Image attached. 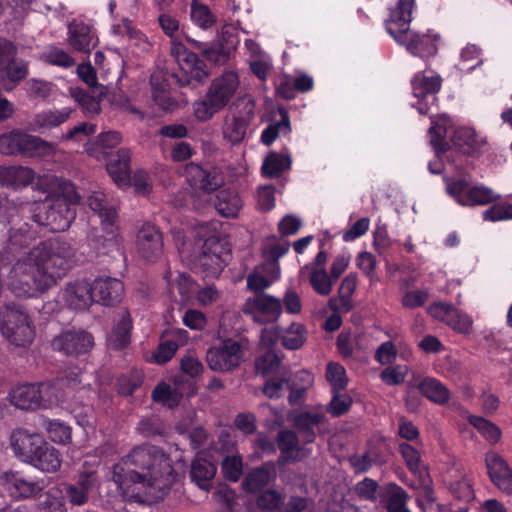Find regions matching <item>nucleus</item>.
I'll list each match as a JSON object with an SVG mask.
<instances>
[{"label":"nucleus","mask_w":512,"mask_h":512,"mask_svg":"<svg viewBox=\"0 0 512 512\" xmlns=\"http://www.w3.org/2000/svg\"><path fill=\"white\" fill-rule=\"evenodd\" d=\"M0 331L10 344L18 347L31 344L35 337L29 315L18 305H6L0 309Z\"/></svg>","instance_id":"nucleus-7"},{"label":"nucleus","mask_w":512,"mask_h":512,"mask_svg":"<svg viewBox=\"0 0 512 512\" xmlns=\"http://www.w3.org/2000/svg\"><path fill=\"white\" fill-rule=\"evenodd\" d=\"M442 79L433 70H424L414 75L411 80L413 96L417 98L412 106L424 115L428 114L431 105L436 101V93L441 88Z\"/></svg>","instance_id":"nucleus-11"},{"label":"nucleus","mask_w":512,"mask_h":512,"mask_svg":"<svg viewBox=\"0 0 512 512\" xmlns=\"http://www.w3.org/2000/svg\"><path fill=\"white\" fill-rule=\"evenodd\" d=\"M80 371L77 368L69 369L55 381L36 383L38 386L39 409H52L62 404L68 397L65 389H73L82 380L79 378Z\"/></svg>","instance_id":"nucleus-10"},{"label":"nucleus","mask_w":512,"mask_h":512,"mask_svg":"<svg viewBox=\"0 0 512 512\" xmlns=\"http://www.w3.org/2000/svg\"><path fill=\"white\" fill-rule=\"evenodd\" d=\"M21 132H10L0 136V153L4 155H13L20 153Z\"/></svg>","instance_id":"nucleus-58"},{"label":"nucleus","mask_w":512,"mask_h":512,"mask_svg":"<svg viewBox=\"0 0 512 512\" xmlns=\"http://www.w3.org/2000/svg\"><path fill=\"white\" fill-rule=\"evenodd\" d=\"M299 275L301 277L308 276L309 282L317 294L328 296L332 292L335 280L331 275H328L326 268L303 266L299 271Z\"/></svg>","instance_id":"nucleus-33"},{"label":"nucleus","mask_w":512,"mask_h":512,"mask_svg":"<svg viewBox=\"0 0 512 512\" xmlns=\"http://www.w3.org/2000/svg\"><path fill=\"white\" fill-rule=\"evenodd\" d=\"M136 252L147 262L156 261L163 253V238L158 228L145 223L137 233Z\"/></svg>","instance_id":"nucleus-17"},{"label":"nucleus","mask_w":512,"mask_h":512,"mask_svg":"<svg viewBox=\"0 0 512 512\" xmlns=\"http://www.w3.org/2000/svg\"><path fill=\"white\" fill-rule=\"evenodd\" d=\"M453 145L463 154L475 153L484 143V138L479 136L474 129L460 127L453 132L451 137Z\"/></svg>","instance_id":"nucleus-37"},{"label":"nucleus","mask_w":512,"mask_h":512,"mask_svg":"<svg viewBox=\"0 0 512 512\" xmlns=\"http://www.w3.org/2000/svg\"><path fill=\"white\" fill-rule=\"evenodd\" d=\"M215 207L224 217H236L242 208V200L236 191L223 189L217 194Z\"/></svg>","instance_id":"nucleus-39"},{"label":"nucleus","mask_w":512,"mask_h":512,"mask_svg":"<svg viewBox=\"0 0 512 512\" xmlns=\"http://www.w3.org/2000/svg\"><path fill=\"white\" fill-rule=\"evenodd\" d=\"M152 398L163 406L174 408L180 403L182 393L178 391L175 385L161 382L154 388Z\"/></svg>","instance_id":"nucleus-43"},{"label":"nucleus","mask_w":512,"mask_h":512,"mask_svg":"<svg viewBox=\"0 0 512 512\" xmlns=\"http://www.w3.org/2000/svg\"><path fill=\"white\" fill-rule=\"evenodd\" d=\"M283 311L291 315L300 314L302 311V299L299 293L292 287H288L281 299Z\"/></svg>","instance_id":"nucleus-55"},{"label":"nucleus","mask_w":512,"mask_h":512,"mask_svg":"<svg viewBox=\"0 0 512 512\" xmlns=\"http://www.w3.org/2000/svg\"><path fill=\"white\" fill-rule=\"evenodd\" d=\"M87 204L91 210L100 218L103 229L106 230V236H101V247H98V253L108 254L120 250V240L115 232L116 209L110 204L102 192H94L87 199Z\"/></svg>","instance_id":"nucleus-9"},{"label":"nucleus","mask_w":512,"mask_h":512,"mask_svg":"<svg viewBox=\"0 0 512 512\" xmlns=\"http://www.w3.org/2000/svg\"><path fill=\"white\" fill-rule=\"evenodd\" d=\"M55 351L65 355L79 356L89 352L94 346L93 336L81 329H70L61 332L51 341Z\"/></svg>","instance_id":"nucleus-14"},{"label":"nucleus","mask_w":512,"mask_h":512,"mask_svg":"<svg viewBox=\"0 0 512 512\" xmlns=\"http://www.w3.org/2000/svg\"><path fill=\"white\" fill-rule=\"evenodd\" d=\"M73 110L69 107L61 109H44L36 113L30 123L29 128L34 132H45L57 128L67 122Z\"/></svg>","instance_id":"nucleus-23"},{"label":"nucleus","mask_w":512,"mask_h":512,"mask_svg":"<svg viewBox=\"0 0 512 512\" xmlns=\"http://www.w3.org/2000/svg\"><path fill=\"white\" fill-rule=\"evenodd\" d=\"M171 54L184 75V78L179 80L181 85H190L193 80L200 82L207 76L203 63L195 53L187 50L182 41L173 43Z\"/></svg>","instance_id":"nucleus-15"},{"label":"nucleus","mask_w":512,"mask_h":512,"mask_svg":"<svg viewBox=\"0 0 512 512\" xmlns=\"http://www.w3.org/2000/svg\"><path fill=\"white\" fill-rule=\"evenodd\" d=\"M356 265L371 282L378 280L375 272L377 261L373 254L367 251L359 253L356 258Z\"/></svg>","instance_id":"nucleus-57"},{"label":"nucleus","mask_w":512,"mask_h":512,"mask_svg":"<svg viewBox=\"0 0 512 512\" xmlns=\"http://www.w3.org/2000/svg\"><path fill=\"white\" fill-rule=\"evenodd\" d=\"M37 188L47 196L35 205L32 223L12 228L7 249L0 253V272L8 288L18 297H34L44 293L66 275L71 267L72 250L63 242L48 240L19 256L14 263L10 250L28 246L42 227L60 232L69 228L75 218L74 205L79 195L70 182L53 175L38 178Z\"/></svg>","instance_id":"nucleus-1"},{"label":"nucleus","mask_w":512,"mask_h":512,"mask_svg":"<svg viewBox=\"0 0 512 512\" xmlns=\"http://www.w3.org/2000/svg\"><path fill=\"white\" fill-rule=\"evenodd\" d=\"M468 421L491 444H495L500 440L501 430L493 422L474 415H470Z\"/></svg>","instance_id":"nucleus-48"},{"label":"nucleus","mask_w":512,"mask_h":512,"mask_svg":"<svg viewBox=\"0 0 512 512\" xmlns=\"http://www.w3.org/2000/svg\"><path fill=\"white\" fill-rule=\"evenodd\" d=\"M61 300L76 311H84L95 301L92 286L88 281L69 282L60 293Z\"/></svg>","instance_id":"nucleus-19"},{"label":"nucleus","mask_w":512,"mask_h":512,"mask_svg":"<svg viewBox=\"0 0 512 512\" xmlns=\"http://www.w3.org/2000/svg\"><path fill=\"white\" fill-rule=\"evenodd\" d=\"M290 132V121L287 114L282 115V120L269 125L261 135V141L263 144L271 145L280 133L288 134Z\"/></svg>","instance_id":"nucleus-54"},{"label":"nucleus","mask_w":512,"mask_h":512,"mask_svg":"<svg viewBox=\"0 0 512 512\" xmlns=\"http://www.w3.org/2000/svg\"><path fill=\"white\" fill-rule=\"evenodd\" d=\"M97 41V37L89 25L77 21L70 23L68 42L74 50L89 53L96 46Z\"/></svg>","instance_id":"nucleus-27"},{"label":"nucleus","mask_w":512,"mask_h":512,"mask_svg":"<svg viewBox=\"0 0 512 512\" xmlns=\"http://www.w3.org/2000/svg\"><path fill=\"white\" fill-rule=\"evenodd\" d=\"M229 437L230 435L226 431H223L220 435V441L224 445L229 444L227 454L221 462V471L225 479L231 482H237L243 473V459L238 452L234 451L235 443H230L228 440Z\"/></svg>","instance_id":"nucleus-26"},{"label":"nucleus","mask_w":512,"mask_h":512,"mask_svg":"<svg viewBox=\"0 0 512 512\" xmlns=\"http://www.w3.org/2000/svg\"><path fill=\"white\" fill-rule=\"evenodd\" d=\"M122 136L117 131H106L98 135L95 142H89L86 145V152L97 159L104 155L102 150L111 149L120 144Z\"/></svg>","instance_id":"nucleus-41"},{"label":"nucleus","mask_w":512,"mask_h":512,"mask_svg":"<svg viewBox=\"0 0 512 512\" xmlns=\"http://www.w3.org/2000/svg\"><path fill=\"white\" fill-rule=\"evenodd\" d=\"M20 154L28 157H46L54 155L57 147L38 136L22 133Z\"/></svg>","instance_id":"nucleus-36"},{"label":"nucleus","mask_w":512,"mask_h":512,"mask_svg":"<svg viewBox=\"0 0 512 512\" xmlns=\"http://www.w3.org/2000/svg\"><path fill=\"white\" fill-rule=\"evenodd\" d=\"M44 442L45 439L39 433L26 428H17L10 436V445L14 454L27 463L40 446L44 445Z\"/></svg>","instance_id":"nucleus-18"},{"label":"nucleus","mask_w":512,"mask_h":512,"mask_svg":"<svg viewBox=\"0 0 512 512\" xmlns=\"http://www.w3.org/2000/svg\"><path fill=\"white\" fill-rule=\"evenodd\" d=\"M407 501L406 492L399 486L393 485L387 491L388 512L405 509Z\"/></svg>","instance_id":"nucleus-60"},{"label":"nucleus","mask_w":512,"mask_h":512,"mask_svg":"<svg viewBox=\"0 0 512 512\" xmlns=\"http://www.w3.org/2000/svg\"><path fill=\"white\" fill-rule=\"evenodd\" d=\"M190 18L195 25L202 29H208L216 22V17L210 9L198 0L191 2Z\"/></svg>","instance_id":"nucleus-50"},{"label":"nucleus","mask_w":512,"mask_h":512,"mask_svg":"<svg viewBox=\"0 0 512 512\" xmlns=\"http://www.w3.org/2000/svg\"><path fill=\"white\" fill-rule=\"evenodd\" d=\"M208 366L216 372H229L237 368L243 360L241 345L233 339H225L208 349Z\"/></svg>","instance_id":"nucleus-13"},{"label":"nucleus","mask_w":512,"mask_h":512,"mask_svg":"<svg viewBox=\"0 0 512 512\" xmlns=\"http://www.w3.org/2000/svg\"><path fill=\"white\" fill-rule=\"evenodd\" d=\"M129 161V151L120 149L107 162V171L114 183L120 188L130 185Z\"/></svg>","instance_id":"nucleus-29"},{"label":"nucleus","mask_w":512,"mask_h":512,"mask_svg":"<svg viewBox=\"0 0 512 512\" xmlns=\"http://www.w3.org/2000/svg\"><path fill=\"white\" fill-rule=\"evenodd\" d=\"M485 463L491 481L501 491L512 493V471L502 456L490 451L485 455Z\"/></svg>","instance_id":"nucleus-21"},{"label":"nucleus","mask_w":512,"mask_h":512,"mask_svg":"<svg viewBox=\"0 0 512 512\" xmlns=\"http://www.w3.org/2000/svg\"><path fill=\"white\" fill-rule=\"evenodd\" d=\"M306 340V329L303 324L293 322L281 334L282 345L289 350L299 349Z\"/></svg>","instance_id":"nucleus-47"},{"label":"nucleus","mask_w":512,"mask_h":512,"mask_svg":"<svg viewBox=\"0 0 512 512\" xmlns=\"http://www.w3.org/2000/svg\"><path fill=\"white\" fill-rule=\"evenodd\" d=\"M408 368L405 365H397L385 368L381 372L382 381L390 386L398 385L405 380Z\"/></svg>","instance_id":"nucleus-62"},{"label":"nucleus","mask_w":512,"mask_h":512,"mask_svg":"<svg viewBox=\"0 0 512 512\" xmlns=\"http://www.w3.org/2000/svg\"><path fill=\"white\" fill-rule=\"evenodd\" d=\"M239 77L234 71H226L213 79L203 98L192 105L193 115L200 122H207L224 109L239 88Z\"/></svg>","instance_id":"nucleus-5"},{"label":"nucleus","mask_w":512,"mask_h":512,"mask_svg":"<svg viewBox=\"0 0 512 512\" xmlns=\"http://www.w3.org/2000/svg\"><path fill=\"white\" fill-rule=\"evenodd\" d=\"M277 443L282 453L281 462L296 461L303 457L302 450L298 448L297 436L292 431L279 432Z\"/></svg>","instance_id":"nucleus-40"},{"label":"nucleus","mask_w":512,"mask_h":512,"mask_svg":"<svg viewBox=\"0 0 512 512\" xmlns=\"http://www.w3.org/2000/svg\"><path fill=\"white\" fill-rule=\"evenodd\" d=\"M96 130V125L87 122H82L71 128L65 135L62 136V139L66 141H82L84 138L94 134Z\"/></svg>","instance_id":"nucleus-64"},{"label":"nucleus","mask_w":512,"mask_h":512,"mask_svg":"<svg viewBox=\"0 0 512 512\" xmlns=\"http://www.w3.org/2000/svg\"><path fill=\"white\" fill-rule=\"evenodd\" d=\"M481 51L476 45L468 44L460 53V62L458 67L463 72H471L482 63L480 59Z\"/></svg>","instance_id":"nucleus-52"},{"label":"nucleus","mask_w":512,"mask_h":512,"mask_svg":"<svg viewBox=\"0 0 512 512\" xmlns=\"http://www.w3.org/2000/svg\"><path fill=\"white\" fill-rule=\"evenodd\" d=\"M29 464L42 472L55 473L61 467L62 458L60 452L45 441L34 453Z\"/></svg>","instance_id":"nucleus-31"},{"label":"nucleus","mask_w":512,"mask_h":512,"mask_svg":"<svg viewBox=\"0 0 512 512\" xmlns=\"http://www.w3.org/2000/svg\"><path fill=\"white\" fill-rule=\"evenodd\" d=\"M412 0H402L398 10H391L385 21L387 32L407 51L420 58L434 56L438 51L437 42L440 36L428 31L425 34L413 32L409 29L412 20Z\"/></svg>","instance_id":"nucleus-3"},{"label":"nucleus","mask_w":512,"mask_h":512,"mask_svg":"<svg viewBox=\"0 0 512 512\" xmlns=\"http://www.w3.org/2000/svg\"><path fill=\"white\" fill-rule=\"evenodd\" d=\"M165 280L169 286H177L178 292L184 301H188L196 289L193 279L184 272H167Z\"/></svg>","instance_id":"nucleus-45"},{"label":"nucleus","mask_w":512,"mask_h":512,"mask_svg":"<svg viewBox=\"0 0 512 512\" xmlns=\"http://www.w3.org/2000/svg\"><path fill=\"white\" fill-rule=\"evenodd\" d=\"M91 286L95 301L102 305L117 304L124 295V284L117 278H98Z\"/></svg>","instance_id":"nucleus-22"},{"label":"nucleus","mask_w":512,"mask_h":512,"mask_svg":"<svg viewBox=\"0 0 512 512\" xmlns=\"http://www.w3.org/2000/svg\"><path fill=\"white\" fill-rule=\"evenodd\" d=\"M171 459L155 446H138L114 465L112 480L126 500L140 499V492L162 498L175 481Z\"/></svg>","instance_id":"nucleus-2"},{"label":"nucleus","mask_w":512,"mask_h":512,"mask_svg":"<svg viewBox=\"0 0 512 512\" xmlns=\"http://www.w3.org/2000/svg\"><path fill=\"white\" fill-rule=\"evenodd\" d=\"M324 420L325 411L323 408H318L299 414L295 418L294 424L298 431L302 433L305 442L310 443L315 438V427L323 423Z\"/></svg>","instance_id":"nucleus-34"},{"label":"nucleus","mask_w":512,"mask_h":512,"mask_svg":"<svg viewBox=\"0 0 512 512\" xmlns=\"http://www.w3.org/2000/svg\"><path fill=\"white\" fill-rule=\"evenodd\" d=\"M1 483L12 497L19 499L35 497L46 487L44 480L34 481L18 471L5 472Z\"/></svg>","instance_id":"nucleus-16"},{"label":"nucleus","mask_w":512,"mask_h":512,"mask_svg":"<svg viewBox=\"0 0 512 512\" xmlns=\"http://www.w3.org/2000/svg\"><path fill=\"white\" fill-rule=\"evenodd\" d=\"M291 157L288 153L270 152L262 164V173L269 178L278 177L283 171L290 169Z\"/></svg>","instance_id":"nucleus-42"},{"label":"nucleus","mask_w":512,"mask_h":512,"mask_svg":"<svg viewBox=\"0 0 512 512\" xmlns=\"http://www.w3.org/2000/svg\"><path fill=\"white\" fill-rule=\"evenodd\" d=\"M326 378L331 385L333 393L345 389L348 381L344 367L333 362L327 365Z\"/></svg>","instance_id":"nucleus-53"},{"label":"nucleus","mask_w":512,"mask_h":512,"mask_svg":"<svg viewBox=\"0 0 512 512\" xmlns=\"http://www.w3.org/2000/svg\"><path fill=\"white\" fill-rule=\"evenodd\" d=\"M180 232L174 234V240L183 260L194 257L208 276H218L230 259V250L226 244L214 236L205 238L202 245L187 243Z\"/></svg>","instance_id":"nucleus-4"},{"label":"nucleus","mask_w":512,"mask_h":512,"mask_svg":"<svg viewBox=\"0 0 512 512\" xmlns=\"http://www.w3.org/2000/svg\"><path fill=\"white\" fill-rule=\"evenodd\" d=\"M281 276L279 263L276 261H265L256 266L247 277V287L255 292L263 291Z\"/></svg>","instance_id":"nucleus-24"},{"label":"nucleus","mask_w":512,"mask_h":512,"mask_svg":"<svg viewBox=\"0 0 512 512\" xmlns=\"http://www.w3.org/2000/svg\"><path fill=\"white\" fill-rule=\"evenodd\" d=\"M217 468L211 457L204 452L196 455L191 465V480L201 489L208 491Z\"/></svg>","instance_id":"nucleus-25"},{"label":"nucleus","mask_w":512,"mask_h":512,"mask_svg":"<svg viewBox=\"0 0 512 512\" xmlns=\"http://www.w3.org/2000/svg\"><path fill=\"white\" fill-rule=\"evenodd\" d=\"M188 42H190L196 49H198L203 56L214 63L224 62L226 60V55L222 53V51L214 46L207 43L198 42L189 37H185Z\"/></svg>","instance_id":"nucleus-59"},{"label":"nucleus","mask_w":512,"mask_h":512,"mask_svg":"<svg viewBox=\"0 0 512 512\" xmlns=\"http://www.w3.org/2000/svg\"><path fill=\"white\" fill-rule=\"evenodd\" d=\"M452 130L451 120L446 115L437 118L431 117L429 129L430 143L435 151V159L430 161L428 169L432 174H439L443 170L458 169L461 164H456L453 159V151L447 150L446 137Z\"/></svg>","instance_id":"nucleus-8"},{"label":"nucleus","mask_w":512,"mask_h":512,"mask_svg":"<svg viewBox=\"0 0 512 512\" xmlns=\"http://www.w3.org/2000/svg\"><path fill=\"white\" fill-rule=\"evenodd\" d=\"M482 219L489 222L512 220V194L483 211Z\"/></svg>","instance_id":"nucleus-44"},{"label":"nucleus","mask_w":512,"mask_h":512,"mask_svg":"<svg viewBox=\"0 0 512 512\" xmlns=\"http://www.w3.org/2000/svg\"><path fill=\"white\" fill-rule=\"evenodd\" d=\"M36 383H26L14 387L9 393V399L13 406L22 410L39 409V394Z\"/></svg>","instance_id":"nucleus-32"},{"label":"nucleus","mask_w":512,"mask_h":512,"mask_svg":"<svg viewBox=\"0 0 512 512\" xmlns=\"http://www.w3.org/2000/svg\"><path fill=\"white\" fill-rule=\"evenodd\" d=\"M43 57L48 63L63 68H69L75 64L74 59L63 49L58 47H50L43 54Z\"/></svg>","instance_id":"nucleus-56"},{"label":"nucleus","mask_w":512,"mask_h":512,"mask_svg":"<svg viewBox=\"0 0 512 512\" xmlns=\"http://www.w3.org/2000/svg\"><path fill=\"white\" fill-rule=\"evenodd\" d=\"M418 388L426 398L435 404L444 405L450 400L449 389L435 378H424L418 384Z\"/></svg>","instance_id":"nucleus-38"},{"label":"nucleus","mask_w":512,"mask_h":512,"mask_svg":"<svg viewBox=\"0 0 512 512\" xmlns=\"http://www.w3.org/2000/svg\"><path fill=\"white\" fill-rule=\"evenodd\" d=\"M256 504L262 512H282L284 496L275 489H268L259 494Z\"/></svg>","instance_id":"nucleus-49"},{"label":"nucleus","mask_w":512,"mask_h":512,"mask_svg":"<svg viewBox=\"0 0 512 512\" xmlns=\"http://www.w3.org/2000/svg\"><path fill=\"white\" fill-rule=\"evenodd\" d=\"M242 311L256 323L269 324L278 321L283 313V308L280 298L260 293L247 298Z\"/></svg>","instance_id":"nucleus-12"},{"label":"nucleus","mask_w":512,"mask_h":512,"mask_svg":"<svg viewBox=\"0 0 512 512\" xmlns=\"http://www.w3.org/2000/svg\"><path fill=\"white\" fill-rule=\"evenodd\" d=\"M455 307L445 302H434L427 308V313L437 321L443 322L448 325Z\"/></svg>","instance_id":"nucleus-61"},{"label":"nucleus","mask_w":512,"mask_h":512,"mask_svg":"<svg viewBox=\"0 0 512 512\" xmlns=\"http://www.w3.org/2000/svg\"><path fill=\"white\" fill-rule=\"evenodd\" d=\"M447 194L464 207L484 206L500 198V195L483 184H472L466 175L444 177Z\"/></svg>","instance_id":"nucleus-6"},{"label":"nucleus","mask_w":512,"mask_h":512,"mask_svg":"<svg viewBox=\"0 0 512 512\" xmlns=\"http://www.w3.org/2000/svg\"><path fill=\"white\" fill-rule=\"evenodd\" d=\"M35 172L26 166H1L0 185L14 190L21 189L33 182Z\"/></svg>","instance_id":"nucleus-28"},{"label":"nucleus","mask_w":512,"mask_h":512,"mask_svg":"<svg viewBox=\"0 0 512 512\" xmlns=\"http://www.w3.org/2000/svg\"><path fill=\"white\" fill-rule=\"evenodd\" d=\"M131 318L128 311L123 310L107 338L108 346L112 349H122L130 342Z\"/></svg>","instance_id":"nucleus-35"},{"label":"nucleus","mask_w":512,"mask_h":512,"mask_svg":"<svg viewBox=\"0 0 512 512\" xmlns=\"http://www.w3.org/2000/svg\"><path fill=\"white\" fill-rule=\"evenodd\" d=\"M472 324L473 321L471 317L457 308L448 322V326L451 329L461 334H468L471 331Z\"/></svg>","instance_id":"nucleus-63"},{"label":"nucleus","mask_w":512,"mask_h":512,"mask_svg":"<svg viewBox=\"0 0 512 512\" xmlns=\"http://www.w3.org/2000/svg\"><path fill=\"white\" fill-rule=\"evenodd\" d=\"M276 479V467L272 462H266L262 466L251 470L244 478L243 488L250 493L261 491L269 483Z\"/></svg>","instance_id":"nucleus-30"},{"label":"nucleus","mask_w":512,"mask_h":512,"mask_svg":"<svg viewBox=\"0 0 512 512\" xmlns=\"http://www.w3.org/2000/svg\"><path fill=\"white\" fill-rule=\"evenodd\" d=\"M254 117V106L248 103L245 114H233L225 117L222 134L225 140L233 145L241 143L248 126Z\"/></svg>","instance_id":"nucleus-20"},{"label":"nucleus","mask_w":512,"mask_h":512,"mask_svg":"<svg viewBox=\"0 0 512 512\" xmlns=\"http://www.w3.org/2000/svg\"><path fill=\"white\" fill-rule=\"evenodd\" d=\"M43 426L49 438L59 444H66L71 440V429L59 420H45Z\"/></svg>","instance_id":"nucleus-51"},{"label":"nucleus","mask_w":512,"mask_h":512,"mask_svg":"<svg viewBox=\"0 0 512 512\" xmlns=\"http://www.w3.org/2000/svg\"><path fill=\"white\" fill-rule=\"evenodd\" d=\"M410 283L408 280H403L400 283V290L402 292L401 303L407 309H414L423 306L429 298L428 289L408 290Z\"/></svg>","instance_id":"nucleus-46"}]
</instances>
